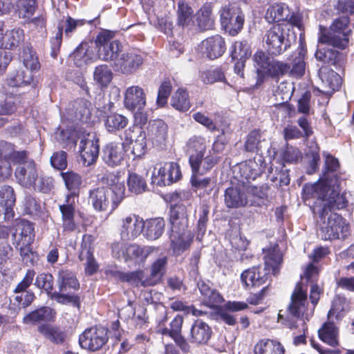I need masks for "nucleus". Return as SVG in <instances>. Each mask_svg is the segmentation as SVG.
<instances>
[{
	"label": "nucleus",
	"instance_id": "12",
	"mask_svg": "<svg viewBox=\"0 0 354 354\" xmlns=\"http://www.w3.org/2000/svg\"><path fill=\"white\" fill-rule=\"evenodd\" d=\"M167 320L168 317L166 313L158 323L157 332L171 337L183 353H188L190 351V345L182 334L183 316L179 314L176 315L170 322L169 328L166 326Z\"/></svg>",
	"mask_w": 354,
	"mask_h": 354
},
{
	"label": "nucleus",
	"instance_id": "42",
	"mask_svg": "<svg viewBox=\"0 0 354 354\" xmlns=\"http://www.w3.org/2000/svg\"><path fill=\"white\" fill-rule=\"evenodd\" d=\"M168 258L166 256L156 259L150 266V274L147 277V285L150 286L160 283L167 272Z\"/></svg>",
	"mask_w": 354,
	"mask_h": 354
},
{
	"label": "nucleus",
	"instance_id": "63",
	"mask_svg": "<svg viewBox=\"0 0 354 354\" xmlns=\"http://www.w3.org/2000/svg\"><path fill=\"white\" fill-rule=\"evenodd\" d=\"M193 10L190 6L184 0H181L178 3L177 10V24L183 27L190 24L193 18Z\"/></svg>",
	"mask_w": 354,
	"mask_h": 354
},
{
	"label": "nucleus",
	"instance_id": "9",
	"mask_svg": "<svg viewBox=\"0 0 354 354\" xmlns=\"http://www.w3.org/2000/svg\"><path fill=\"white\" fill-rule=\"evenodd\" d=\"M35 286L46 293L48 297L62 305L71 304L80 309L81 300L78 295L62 294L54 290V277L49 272H41L35 278Z\"/></svg>",
	"mask_w": 354,
	"mask_h": 354
},
{
	"label": "nucleus",
	"instance_id": "58",
	"mask_svg": "<svg viewBox=\"0 0 354 354\" xmlns=\"http://www.w3.org/2000/svg\"><path fill=\"white\" fill-rule=\"evenodd\" d=\"M17 230H20V241L24 245H30L35 239L34 224L25 219H21L17 223Z\"/></svg>",
	"mask_w": 354,
	"mask_h": 354
},
{
	"label": "nucleus",
	"instance_id": "24",
	"mask_svg": "<svg viewBox=\"0 0 354 354\" xmlns=\"http://www.w3.org/2000/svg\"><path fill=\"white\" fill-rule=\"evenodd\" d=\"M142 64V56L132 51L121 54L112 66L115 71L131 74L138 69Z\"/></svg>",
	"mask_w": 354,
	"mask_h": 354
},
{
	"label": "nucleus",
	"instance_id": "40",
	"mask_svg": "<svg viewBox=\"0 0 354 354\" xmlns=\"http://www.w3.org/2000/svg\"><path fill=\"white\" fill-rule=\"evenodd\" d=\"M214 3L205 2L196 12V21L199 28L203 31L212 30L215 26L213 15Z\"/></svg>",
	"mask_w": 354,
	"mask_h": 354
},
{
	"label": "nucleus",
	"instance_id": "22",
	"mask_svg": "<svg viewBox=\"0 0 354 354\" xmlns=\"http://www.w3.org/2000/svg\"><path fill=\"white\" fill-rule=\"evenodd\" d=\"M38 174L37 165L32 159H30L27 162L17 166L15 171L17 182L26 189H31L35 185Z\"/></svg>",
	"mask_w": 354,
	"mask_h": 354
},
{
	"label": "nucleus",
	"instance_id": "62",
	"mask_svg": "<svg viewBox=\"0 0 354 354\" xmlns=\"http://www.w3.org/2000/svg\"><path fill=\"white\" fill-rule=\"evenodd\" d=\"M88 44L86 42L80 43L75 49L71 57L74 64L77 67H82L83 65L88 64L91 62V57L88 54Z\"/></svg>",
	"mask_w": 354,
	"mask_h": 354
},
{
	"label": "nucleus",
	"instance_id": "52",
	"mask_svg": "<svg viewBox=\"0 0 354 354\" xmlns=\"http://www.w3.org/2000/svg\"><path fill=\"white\" fill-rule=\"evenodd\" d=\"M168 127L162 120L150 121L147 127V133L153 140L161 143L167 138Z\"/></svg>",
	"mask_w": 354,
	"mask_h": 354
},
{
	"label": "nucleus",
	"instance_id": "32",
	"mask_svg": "<svg viewBox=\"0 0 354 354\" xmlns=\"http://www.w3.org/2000/svg\"><path fill=\"white\" fill-rule=\"evenodd\" d=\"M212 335L211 327L201 319H196L192 324L189 341L196 345L207 344Z\"/></svg>",
	"mask_w": 354,
	"mask_h": 354
},
{
	"label": "nucleus",
	"instance_id": "19",
	"mask_svg": "<svg viewBox=\"0 0 354 354\" xmlns=\"http://www.w3.org/2000/svg\"><path fill=\"white\" fill-rule=\"evenodd\" d=\"M320 231L323 240H336L339 239L340 234L345 236L344 233L348 231V225L340 214L331 213L326 224L321 227Z\"/></svg>",
	"mask_w": 354,
	"mask_h": 354
},
{
	"label": "nucleus",
	"instance_id": "33",
	"mask_svg": "<svg viewBox=\"0 0 354 354\" xmlns=\"http://www.w3.org/2000/svg\"><path fill=\"white\" fill-rule=\"evenodd\" d=\"M80 161L85 167H88L97 161L100 151L99 140L82 139L80 142Z\"/></svg>",
	"mask_w": 354,
	"mask_h": 354
},
{
	"label": "nucleus",
	"instance_id": "46",
	"mask_svg": "<svg viewBox=\"0 0 354 354\" xmlns=\"http://www.w3.org/2000/svg\"><path fill=\"white\" fill-rule=\"evenodd\" d=\"M318 337L330 346L339 345V328L333 322H324L318 330Z\"/></svg>",
	"mask_w": 354,
	"mask_h": 354
},
{
	"label": "nucleus",
	"instance_id": "3",
	"mask_svg": "<svg viewBox=\"0 0 354 354\" xmlns=\"http://www.w3.org/2000/svg\"><path fill=\"white\" fill-rule=\"evenodd\" d=\"M264 267L255 266L241 274V281L245 288H259L271 280V276L279 272L283 256L279 245L275 244L263 249Z\"/></svg>",
	"mask_w": 354,
	"mask_h": 354
},
{
	"label": "nucleus",
	"instance_id": "10",
	"mask_svg": "<svg viewBox=\"0 0 354 354\" xmlns=\"http://www.w3.org/2000/svg\"><path fill=\"white\" fill-rule=\"evenodd\" d=\"M222 29L230 36H236L243 28L245 15L241 8L234 3L221 6L218 10Z\"/></svg>",
	"mask_w": 354,
	"mask_h": 354
},
{
	"label": "nucleus",
	"instance_id": "53",
	"mask_svg": "<svg viewBox=\"0 0 354 354\" xmlns=\"http://www.w3.org/2000/svg\"><path fill=\"white\" fill-rule=\"evenodd\" d=\"M224 196L225 203L229 208H236L247 204L244 193L241 191L240 188L234 187L227 188Z\"/></svg>",
	"mask_w": 354,
	"mask_h": 354
},
{
	"label": "nucleus",
	"instance_id": "39",
	"mask_svg": "<svg viewBox=\"0 0 354 354\" xmlns=\"http://www.w3.org/2000/svg\"><path fill=\"white\" fill-rule=\"evenodd\" d=\"M122 172L120 170L112 171H106L100 178V181L107 185L109 190L113 193L117 194L120 192L122 198H125V187L123 183H120Z\"/></svg>",
	"mask_w": 354,
	"mask_h": 354
},
{
	"label": "nucleus",
	"instance_id": "6",
	"mask_svg": "<svg viewBox=\"0 0 354 354\" xmlns=\"http://www.w3.org/2000/svg\"><path fill=\"white\" fill-rule=\"evenodd\" d=\"M227 142L224 130H222L221 133L216 136L212 149L206 156H205V147L204 145L201 146L198 151L191 154L189 158V163L192 171L196 174H205L210 171L219 162L221 157L218 153L224 150Z\"/></svg>",
	"mask_w": 354,
	"mask_h": 354
},
{
	"label": "nucleus",
	"instance_id": "45",
	"mask_svg": "<svg viewBox=\"0 0 354 354\" xmlns=\"http://www.w3.org/2000/svg\"><path fill=\"white\" fill-rule=\"evenodd\" d=\"M38 331L50 342L57 345L63 344L66 339V333L59 326L44 324L38 327Z\"/></svg>",
	"mask_w": 354,
	"mask_h": 354
},
{
	"label": "nucleus",
	"instance_id": "59",
	"mask_svg": "<svg viewBox=\"0 0 354 354\" xmlns=\"http://www.w3.org/2000/svg\"><path fill=\"white\" fill-rule=\"evenodd\" d=\"M24 39V30L20 28H15L10 31L5 32L3 39V46L0 48L13 49L17 47Z\"/></svg>",
	"mask_w": 354,
	"mask_h": 354
},
{
	"label": "nucleus",
	"instance_id": "23",
	"mask_svg": "<svg viewBox=\"0 0 354 354\" xmlns=\"http://www.w3.org/2000/svg\"><path fill=\"white\" fill-rule=\"evenodd\" d=\"M306 55L307 48L305 44L300 42L297 48L290 56V63H288L289 69L287 74L296 78L301 77L305 73Z\"/></svg>",
	"mask_w": 354,
	"mask_h": 354
},
{
	"label": "nucleus",
	"instance_id": "55",
	"mask_svg": "<svg viewBox=\"0 0 354 354\" xmlns=\"http://www.w3.org/2000/svg\"><path fill=\"white\" fill-rule=\"evenodd\" d=\"M21 101L20 94L6 93L4 99L0 101V115H10L15 113Z\"/></svg>",
	"mask_w": 354,
	"mask_h": 354
},
{
	"label": "nucleus",
	"instance_id": "44",
	"mask_svg": "<svg viewBox=\"0 0 354 354\" xmlns=\"http://www.w3.org/2000/svg\"><path fill=\"white\" fill-rule=\"evenodd\" d=\"M254 353V354H285L286 349L279 341L263 338L255 344Z\"/></svg>",
	"mask_w": 354,
	"mask_h": 354
},
{
	"label": "nucleus",
	"instance_id": "50",
	"mask_svg": "<svg viewBox=\"0 0 354 354\" xmlns=\"http://www.w3.org/2000/svg\"><path fill=\"white\" fill-rule=\"evenodd\" d=\"M319 76L322 82L331 90V93L340 90L343 79L333 70L322 68L319 71Z\"/></svg>",
	"mask_w": 354,
	"mask_h": 354
},
{
	"label": "nucleus",
	"instance_id": "21",
	"mask_svg": "<svg viewBox=\"0 0 354 354\" xmlns=\"http://www.w3.org/2000/svg\"><path fill=\"white\" fill-rule=\"evenodd\" d=\"M170 230V249L174 255L179 256L189 249L194 241V235L189 229L183 230Z\"/></svg>",
	"mask_w": 354,
	"mask_h": 354
},
{
	"label": "nucleus",
	"instance_id": "2",
	"mask_svg": "<svg viewBox=\"0 0 354 354\" xmlns=\"http://www.w3.org/2000/svg\"><path fill=\"white\" fill-rule=\"evenodd\" d=\"M60 176L68 190L64 203L59 205L62 229L64 234H71L80 227V223L76 219L77 205L75 199L80 196L83 180L82 176L73 170L61 171Z\"/></svg>",
	"mask_w": 354,
	"mask_h": 354
},
{
	"label": "nucleus",
	"instance_id": "64",
	"mask_svg": "<svg viewBox=\"0 0 354 354\" xmlns=\"http://www.w3.org/2000/svg\"><path fill=\"white\" fill-rule=\"evenodd\" d=\"M93 78L102 87H106L112 80L113 73L106 64H100L95 67Z\"/></svg>",
	"mask_w": 354,
	"mask_h": 354
},
{
	"label": "nucleus",
	"instance_id": "14",
	"mask_svg": "<svg viewBox=\"0 0 354 354\" xmlns=\"http://www.w3.org/2000/svg\"><path fill=\"white\" fill-rule=\"evenodd\" d=\"M94 241L92 234H85L82 236L78 259L84 263V273L86 276L96 274L100 268V264L94 257Z\"/></svg>",
	"mask_w": 354,
	"mask_h": 354
},
{
	"label": "nucleus",
	"instance_id": "20",
	"mask_svg": "<svg viewBox=\"0 0 354 354\" xmlns=\"http://www.w3.org/2000/svg\"><path fill=\"white\" fill-rule=\"evenodd\" d=\"M251 53L250 46L246 40L236 41L230 46V56L234 62V71L242 78L244 77L245 62Z\"/></svg>",
	"mask_w": 354,
	"mask_h": 354
},
{
	"label": "nucleus",
	"instance_id": "11",
	"mask_svg": "<svg viewBox=\"0 0 354 354\" xmlns=\"http://www.w3.org/2000/svg\"><path fill=\"white\" fill-rule=\"evenodd\" d=\"M26 70H17L15 74L7 79V84L10 87H21L30 85L33 81L31 71L39 68V62L35 53L30 48H24L20 54Z\"/></svg>",
	"mask_w": 354,
	"mask_h": 354
},
{
	"label": "nucleus",
	"instance_id": "5",
	"mask_svg": "<svg viewBox=\"0 0 354 354\" xmlns=\"http://www.w3.org/2000/svg\"><path fill=\"white\" fill-rule=\"evenodd\" d=\"M192 194L187 191H175L167 195L169 205L168 223L170 230H183L189 229V209L192 207Z\"/></svg>",
	"mask_w": 354,
	"mask_h": 354
},
{
	"label": "nucleus",
	"instance_id": "34",
	"mask_svg": "<svg viewBox=\"0 0 354 354\" xmlns=\"http://www.w3.org/2000/svg\"><path fill=\"white\" fill-rule=\"evenodd\" d=\"M15 202L16 196L13 187L10 185L2 186L0 189V215L3 214L6 220L14 218L13 207Z\"/></svg>",
	"mask_w": 354,
	"mask_h": 354
},
{
	"label": "nucleus",
	"instance_id": "8",
	"mask_svg": "<svg viewBox=\"0 0 354 354\" xmlns=\"http://www.w3.org/2000/svg\"><path fill=\"white\" fill-rule=\"evenodd\" d=\"M113 31L104 30L96 36L95 43L97 56L102 61L113 63L117 61L123 50V45L118 39H114Z\"/></svg>",
	"mask_w": 354,
	"mask_h": 354
},
{
	"label": "nucleus",
	"instance_id": "57",
	"mask_svg": "<svg viewBox=\"0 0 354 354\" xmlns=\"http://www.w3.org/2000/svg\"><path fill=\"white\" fill-rule=\"evenodd\" d=\"M128 123V118L118 113H111L104 120V126L106 131L111 133H115L124 129Z\"/></svg>",
	"mask_w": 354,
	"mask_h": 354
},
{
	"label": "nucleus",
	"instance_id": "51",
	"mask_svg": "<svg viewBox=\"0 0 354 354\" xmlns=\"http://www.w3.org/2000/svg\"><path fill=\"white\" fill-rule=\"evenodd\" d=\"M266 142L263 131L259 129H254L249 132L244 142V150L247 152L256 153L262 151V143Z\"/></svg>",
	"mask_w": 354,
	"mask_h": 354
},
{
	"label": "nucleus",
	"instance_id": "17",
	"mask_svg": "<svg viewBox=\"0 0 354 354\" xmlns=\"http://www.w3.org/2000/svg\"><path fill=\"white\" fill-rule=\"evenodd\" d=\"M348 201L346 198L340 194L339 191L330 187L326 199L320 205H313V210L317 212L321 219L325 218L330 212L339 210L346 207Z\"/></svg>",
	"mask_w": 354,
	"mask_h": 354
},
{
	"label": "nucleus",
	"instance_id": "13",
	"mask_svg": "<svg viewBox=\"0 0 354 354\" xmlns=\"http://www.w3.org/2000/svg\"><path fill=\"white\" fill-rule=\"evenodd\" d=\"M124 199L120 194L111 192L108 188L97 187L88 192V201L97 212H105L110 209V212L115 211Z\"/></svg>",
	"mask_w": 354,
	"mask_h": 354
},
{
	"label": "nucleus",
	"instance_id": "30",
	"mask_svg": "<svg viewBox=\"0 0 354 354\" xmlns=\"http://www.w3.org/2000/svg\"><path fill=\"white\" fill-rule=\"evenodd\" d=\"M329 190L330 185L324 179L319 180L313 184L306 183L302 187V198L305 201L316 198L317 201L315 205H317V201L320 205L326 199Z\"/></svg>",
	"mask_w": 354,
	"mask_h": 354
},
{
	"label": "nucleus",
	"instance_id": "35",
	"mask_svg": "<svg viewBox=\"0 0 354 354\" xmlns=\"http://www.w3.org/2000/svg\"><path fill=\"white\" fill-rule=\"evenodd\" d=\"M118 143L112 142L106 144L102 150L103 161L109 167H117L122 162L124 153L127 151Z\"/></svg>",
	"mask_w": 354,
	"mask_h": 354
},
{
	"label": "nucleus",
	"instance_id": "56",
	"mask_svg": "<svg viewBox=\"0 0 354 354\" xmlns=\"http://www.w3.org/2000/svg\"><path fill=\"white\" fill-rule=\"evenodd\" d=\"M128 191L134 194H140L147 190V184L143 176L136 171H129L127 180Z\"/></svg>",
	"mask_w": 354,
	"mask_h": 354
},
{
	"label": "nucleus",
	"instance_id": "41",
	"mask_svg": "<svg viewBox=\"0 0 354 354\" xmlns=\"http://www.w3.org/2000/svg\"><path fill=\"white\" fill-rule=\"evenodd\" d=\"M351 309V301L344 294H335L332 299L327 317L335 316L336 319H342Z\"/></svg>",
	"mask_w": 354,
	"mask_h": 354
},
{
	"label": "nucleus",
	"instance_id": "18",
	"mask_svg": "<svg viewBox=\"0 0 354 354\" xmlns=\"http://www.w3.org/2000/svg\"><path fill=\"white\" fill-rule=\"evenodd\" d=\"M308 305L307 290L299 281L291 294L290 301L287 308L288 313L292 317L301 319L308 310Z\"/></svg>",
	"mask_w": 354,
	"mask_h": 354
},
{
	"label": "nucleus",
	"instance_id": "4",
	"mask_svg": "<svg viewBox=\"0 0 354 354\" xmlns=\"http://www.w3.org/2000/svg\"><path fill=\"white\" fill-rule=\"evenodd\" d=\"M274 57L263 50H258L254 53L252 60L257 77L253 88H259L264 83L266 77L279 81L287 75L289 69L288 63L277 59Z\"/></svg>",
	"mask_w": 354,
	"mask_h": 354
},
{
	"label": "nucleus",
	"instance_id": "43",
	"mask_svg": "<svg viewBox=\"0 0 354 354\" xmlns=\"http://www.w3.org/2000/svg\"><path fill=\"white\" fill-rule=\"evenodd\" d=\"M170 105L176 111L185 113L192 107L189 91L186 88L180 87L171 95Z\"/></svg>",
	"mask_w": 354,
	"mask_h": 354
},
{
	"label": "nucleus",
	"instance_id": "1",
	"mask_svg": "<svg viewBox=\"0 0 354 354\" xmlns=\"http://www.w3.org/2000/svg\"><path fill=\"white\" fill-rule=\"evenodd\" d=\"M338 12L346 14L333 19L328 28L319 26L318 41L321 44L344 50L348 48L353 31L350 27L351 18L354 15V0H338L335 6Z\"/></svg>",
	"mask_w": 354,
	"mask_h": 354
},
{
	"label": "nucleus",
	"instance_id": "7",
	"mask_svg": "<svg viewBox=\"0 0 354 354\" xmlns=\"http://www.w3.org/2000/svg\"><path fill=\"white\" fill-rule=\"evenodd\" d=\"M266 53L272 56H279L291 46L290 34L281 24H272L263 37Z\"/></svg>",
	"mask_w": 354,
	"mask_h": 354
},
{
	"label": "nucleus",
	"instance_id": "26",
	"mask_svg": "<svg viewBox=\"0 0 354 354\" xmlns=\"http://www.w3.org/2000/svg\"><path fill=\"white\" fill-rule=\"evenodd\" d=\"M146 93L139 86L128 87L124 93V104L127 109L141 111L146 106Z\"/></svg>",
	"mask_w": 354,
	"mask_h": 354
},
{
	"label": "nucleus",
	"instance_id": "27",
	"mask_svg": "<svg viewBox=\"0 0 354 354\" xmlns=\"http://www.w3.org/2000/svg\"><path fill=\"white\" fill-rule=\"evenodd\" d=\"M201 49L209 59H217L226 50L225 39L220 35L209 37L202 41Z\"/></svg>",
	"mask_w": 354,
	"mask_h": 354
},
{
	"label": "nucleus",
	"instance_id": "61",
	"mask_svg": "<svg viewBox=\"0 0 354 354\" xmlns=\"http://www.w3.org/2000/svg\"><path fill=\"white\" fill-rule=\"evenodd\" d=\"M16 10L19 17L22 19H29L38 8L37 0H18L16 2Z\"/></svg>",
	"mask_w": 354,
	"mask_h": 354
},
{
	"label": "nucleus",
	"instance_id": "60",
	"mask_svg": "<svg viewBox=\"0 0 354 354\" xmlns=\"http://www.w3.org/2000/svg\"><path fill=\"white\" fill-rule=\"evenodd\" d=\"M173 85L169 78H165L161 82L156 97V105L159 108H164L168 103V99L171 94Z\"/></svg>",
	"mask_w": 354,
	"mask_h": 354
},
{
	"label": "nucleus",
	"instance_id": "49",
	"mask_svg": "<svg viewBox=\"0 0 354 354\" xmlns=\"http://www.w3.org/2000/svg\"><path fill=\"white\" fill-rule=\"evenodd\" d=\"M55 313L48 306H42L37 308L24 316V324H35L41 322L51 321L55 317Z\"/></svg>",
	"mask_w": 354,
	"mask_h": 354
},
{
	"label": "nucleus",
	"instance_id": "47",
	"mask_svg": "<svg viewBox=\"0 0 354 354\" xmlns=\"http://www.w3.org/2000/svg\"><path fill=\"white\" fill-rule=\"evenodd\" d=\"M144 232L145 237L150 241L159 239L164 232L165 222L162 217L147 219L144 221Z\"/></svg>",
	"mask_w": 354,
	"mask_h": 354
},
{
	"label": "nucleus",
	"instance_id": "37",
	"mask_svg": "<svg viewBox=\"0 0 354 354\" xmlns=\"http://www.w3.org/2000/svg\"><path fill=\"white\" fill-rule=\"evenodd\" d=\"M197 286L203 297V301L207 306L214 308L223 301L222 295L217 290L212 288L210 281L199 280Z\"/></svg>",
	"mask_w": 354,
	"mask_h": 354
},
{
	"label": "nucleus",
	"instance_id": "36",
	"mask_svg": "<svg viewBox=\"0 0 354 354\" xmlns=\"http://www.w3.org/2000/svg\"><path fill=\"white\" fill-rule=\"evenodd\" d=\"M266 162L262 156L257 160H248L240 167L241 176L247 180H255L259 177L266 170Z\"/></svg>",
	"mask_w": 354,
	"mask_h": 354
},
{
	"label": "nucleus",
	"instance_id": "29",
	"mask_svg": "<svg viewBox=\"0 0 354 354\" xmlns=\"http://www.w3.org/2000/svg\"><path fill=\"white\" fill-rule=\"evenodd\" d=\"M182 177L180 167L176 162H165L158 171L157 185L160 187L171 185Z\"/></svg>",
	"mask_w": 354,
	"mask_h": 354
},
{
	"label": "nucleus",
	"instance_id": "28",
	"mask_svg": "<svg viewBox=\"0 0 354 354\" xmlns=\"http://www.w3.org/2000/svg\"><path fill=\"white\" fill-rule=\"evenodd\" d=\"M143 219L139 216L133 214L122 220L120 235L122 239L130 240L138 237L144 230Z\"/></svg>",
	"mask_w": 354,
	"mask_h": 354
},
{
	"label": "nucleus",
	"instance_id": "16",
	"mask_svg": "<svg viewBox=\"0 0 354 354\" xmlns=\"http://www.w3.org/2000/svg\"><path fill=\"white\" fill-rule=\"evenodd\" d=\"M107 330L102 327L92 326L84 330L79 336V344L82 348L96 351L108 342Z\"/></svg>",
	"mask_w": 354,
	"mask_h": 354
},
{
	"label": "nucleus",
	"instance_id": "38",
	"mask_svg": "<svg viewBox=\"0 0 354 354\" xmlns=\"http://www.w3.org/2000/svg\"><path fill=\"white\" fill-rule=\"evenodd\" d=\"M248 308L247 303L241 301H228L223 308H221L217 314L220 319L229 326H234L236 323V317L231 313L239 312Z\"/></svg>",
	"mask_w": 354,
	"mask_h": 354
},
{
	"label": "nucleus",
	"instance_id": "15",
	"mask_svg": "<svg viewBox=\"0 0 354 354\" xmlns=\"http://www.w3.org/2000/svg\"><path fill=\"white\" fill-rule=\"evenodd\" d=\"M111 248L112 252L118 257L122 255L125 262L133 260L145 262L149 254L156 250L153 246L142 247L137 244L126 245L120 243H113Z\"/></svg>",
	"mask_w": 354,
	"mask_h": 354
},
{
	"label": "nucleus",
	"instance_id": "31",
	"mask_svg": "<svg viewBox=\"0 0 354 354\" xmlns=\"http://www.w3.org/2000/svg\"><path fill=\"white\" fill-rule=\"evenodd\" d=\"M57 281L59 293L74 295L73 292L80 288L76 274L68 269L58 270Z\"/></svg>",
	"mask_w": 354,
	"mask_h": 354
},
{
	"label": "nucleus",
	"instance_id": "48",
	"mask_svg": "<svg viewBox=\"0 0 354 354\" xmlns=\"http://www.w3.org/2000/svg\"><path fill=\"white\" fill-rule=\"evenodd\" d=\"M289 15L288 6L284 3H276L270 6L265 15V19L270 24H279L285 21Z\"/></svg>",
	"mask_w": 354,
	"mask_h": 354
},
{
	"label": "nucleus",
	"instance_id": "25",
	"mask_svg": "<svg viewBox=\"0 0 354 354\" xmlns=\"http://www.w3.org/2000/svg\"><path fill=\"white\" fill-rule=\"evenodd\" d=\"M315 57L317 61L333 66L337 69L344 68L347 59L346 54L328 47L317 48L315 53Z\"/></svg>",
	"mask_w": 354,
	"mask_h": 354
},
{
	"label": "nucleus",
	"instance_id": "54",
	"mask_svg": "<svg viewBox=\"0 0 354 354\" xmlns=\"http://www.w3.org/2000/svg\"><path fill=\"white\" fill-rule=\"evenodd\" d=\"M324 165L322 171V178L328 183H331L332 180L330 179L329 175L333 174V176L337 182L339 179V176L335 174L337 172L340 167V164L337 158L330 153H324Z\"/></svg>",
	"mask_w": 354,
	"mask_h": 354
}]
</instances>
